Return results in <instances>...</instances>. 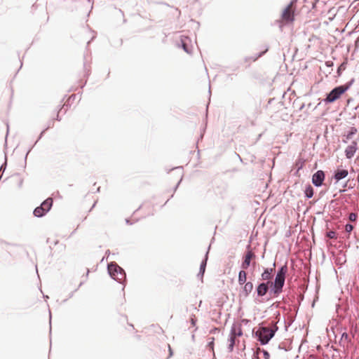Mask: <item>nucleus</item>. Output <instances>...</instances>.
<instances>
[{
    "label": "nucleus",
    "instance_id": "obj_7",
    "mask_svg": "<svg viewBox=\"0 0 359 359\" xmlns=\"http://www.w3.org/2000/svg\"><path fill=\"white\" fill-rule=\"evenodd\" d=\"M255 255L252 250H248L245 253L244 260L241 264V267L243 268V269H247L250 266V262L253 258H255Z\"/></svg>",
    "mask_w": 359,
    "mask_h": 359
},
{
    "label": "nucleus",
    "instance_id": "obj_22",
    "mask_svg": "<svg viewBox=\"0 0 359 359\" xmlns=\"http://www.w3.org/2000/svg\"><path fill=\"white\" fill-rule=\"evenodd\" d=\"M346 69V63L345 62H343L342 64L340 65V66L338 67V69H337V73L339 75L341 74V71H344Z\"/></svg>",
    "mask_w": 359,
    "mask_h": 359
},
{
    "label": "nucleus",
    "instance_id": "obj_21",
    "mask_svg": "<svg viewBox=\"0 0 359 359\" xmlns=\"http://www.w3.org/2000/svg\"><path fill=\"white\" fill-rule=\"evenodd\" d=\"M326 236L330 239H336L337 233L334 231H330L327 232Z\"/></svg>",
    "mask_w": 359,
    "mask_h": 359
},
{
    "label": "nucleus",
    "instance_id": "obj_26",
    "mask_svg": "<svg viewBox=\"0 0 359 359\" xmlns=\"http://www.w3.org/2000/svg\"><path fill=\"white\" fill-rule=\"evenodd\" d=\"M214 338H212V341L209 343V346L211 348L212 350H213V344H214Z\"/></svg>",
    "mask_w": 359,
    "mask_h": 359
},
{
    "label": "nucleus",
    "instance_id": "obj_11",
    "mask_svg": "<svg viewBox=\"0 0 359 359\" xmlns=\"http://www.w3.org/2000/svg\"><path fill=\"white\" fill-rule=\"evenodd\" d=\"M190 42L191 41L188 37H184L181 39L182 46L184 50L189 54L191 53V48L189 46Z\"/></svg>",
    "mask_w": 359,
    "mask_h": 359
},
{
    "label": "nucleus",
    "instance_id": "obj_15",
    "mask_svg": "<svg viewBox=\"0 0 359 359\" xmlns=\"http://www.w3.org/2000/svg\"><path fill=\"white\" fill-rule=\"evenodd\" d=\"M246 279H247V273L246 272L243 270L241 271L238 273V283L240 285H243L245 282H246Z\"/></svg>",
    "mask_w": 359,
    "mask_h": 359
},
{
    "label": "nucleus",
    "instance_id": "obj_4",
    "mask_svg": "<svg viewBox=\"0 0 359 359\" xmlns=\"http://www.w3.org/2000/svg\"><path fill=\"white\" fill-rule=\"evenodd\" d=\"M295 7L293 1L283 10L281 15L282 20L285 22H292L294 20Z\"/></svg>",
    "mask_w": 359,
    "mask_h": 359
},
{
    "label": "nucleus",
    "instance_id": "obj_16",
    "mask_svg": "<svg viewBox=\"0 0 359 359\" xmlns=\"http://www.w3.org/2000/svg\"><path fill=\"white\" fill-rule=\"evenodd\" d=\"M46 213L47 212L45 211V210H43V207L41 205L36 208L34 210V216H36L37 217H42L44 215H46Z\"/></svg>",
    "mask_w": 359,
    "mask_h": 359
},
{
    "label": "nucleus",
    "instance_id": "obj_28",
    "mask_svg": "<svg viewBox=\"0 0 359 359\" xmlns=\"http://www.w3.org/2000/svg\"><path fill=\"white\" fill-rule=\"evenodd\" d=\"M262 53H260V54H259L257 57H256L253 60H254V61L257 60V59L258 57H261V56H262Z\"/></svg>",
    "mask_w": 359,
    "mask_h": 359
},
{
    "label": "nucleus",
    "instance_id": "obj_20",
    "mask_svg": "<svg viewBox=\"0 0 359 359\" xmlns=\"http://www.w3.org/2000/svg\"><path fill=\"white\" fill-rule=\"evenodd\" d=\"M305 194L307 198H311L313 195V188L311 186H309L305 191Z\"/></svg>",
    "mask_w": 359,
    "mask_h": 359
},
{
    "label": "nucleus",
    "instance_id": "obj_3",
    "mask_svg": "<svg viewBox=\"0 0 359 359\" xmlns=\"http://www.w3.org/2000/svg\"><path fill=\"white\" fill-rule=\"evenodd\" d=\"M348 89L347 86H340L334 88L327 96L325 100V102L331 103L338 100L342 94Z\"/></svg>",
    "mask_w": 359,
    "mask_h": 359
},
{
    "label": "nucleus",
    "instance_id": "obj_14",
    "mask_svg": "<svg viewBox=\"0 0 359 359\" xmlns=\"http://www.w3.org/2000/svg\"><path fill=\"white\" fill-rule=\"evenodd\" d=\"M232 336L234 337H240L243 334L242 328L241 326H233L231 330V333Z\"/></svg>",
    "mask_w": 359,
    "mask_h": 359
},
{
    "label": "nucleus",
    "instance_id": "obj_8",
    "mask_svg": "<svg viewBox=\"0 0 359 359\" xmlns=\"http://www.w3.org/2000/svg\"><path fill=\"white\" fill-rule=\"evenodd\" d=\"M357 151V143L355 142H353L352 144L348 146L345 150L346 156L347 158H351L355 151Z\"/></svg>",
    "mask_w": 359,
    "mask_h": 359
},
{
    "label": "nucleus",
    "instance_id": "obj_9",
    "mask_svg": "<svg viewBox=\"0 0 359 359\" xmlns=\"http://www.w3.org/2000/svg\"><path fill=\"white\" fill-rule=\"evenodd\" d=\"M348 172L347 170L337 168L334 172V178L337 182L346 177L348 176Z\"/></svg>",
    "mask_w": 359,
    "mask_h": 359
},
{
    "label": "nucleus",
    "instance_id": "obj_12",
    "mask_svg": "<svg viewBox=\"0 0 359 359\" xmlns=\"http://www.w3.org/2000/svg\"><path fill=\"white\" fill-rule=\"evenodd\" d=\"M274 269H266L262 273V279L264 280H269L271 278V274L273 272Z\"/></svg>",
    "mask_w": 359,
    "mask_h": 359
},
{
    "label": "nucleus",
    "instance_id": "obj_2",
    "mask_svg": "<svg viewBox=\"0 0 359 359\" xmlns=\"http://www.w3.org/2000/svg\"><path fill=\"white\" fill-rule=\"evenodd\" d=\"M287 272V267L286 265L283 266L276 274L274 283L271 282V285L274 287V293L279 294L282 292V288L285 283V275Z\"/></svg>",
    "mask_w": 359,
    "mask_h": 359
},
{
    "label": "nucleus",
    "instance_id": "obj_29",
    "mask_svg": "<svg viewBox=\"0 0 359 359\" xmlns=\"http://www.w3.org/2000/svg\"><path fill=\"white\" fill-rule=\"evenodd\" d=\"M191 323H192L193 325L195 324V322H194V319L191 320Z\"/></svg>",
    "mask_w": 359,
    "mask_h": 359
},
{
    "label": "nucleus",
    "instance_id": "obj_27",
    "mask_svg": "<svg viewBox=\"0 0 359 359\" xmlns=\"http://www.w3.org/2000/svg\"><path fill=\"white\" fill-rule=\"evenodd\" d=\"M353 133H354L353 132H351V133L348 134V135H347V138H348V139H349V138H350V137H351V135L352 134H353Z\"/></svg>",
    "mask_w": 359,
    "mask_h": 359
},
{
    "label": "nucleus",
    "instance_id": "obj_31",
    "mask_svg": "<svg viewBox=\"0 0 359 359\" xmlns=\"http://www.w3.org/2000/svg\"><path fill=\"white\" fill-rule=\"evenodd\" d=\"M358 181L359 182V174H358Z\"/></svg>",
    "mask_w": 359,
    "mask_h": 359
},
{
    "label": "nucleus",
    "instance_id": "obj_10",
    "mask_svg": "<svg viewBox=\"0 0 359 359\" xmlns=\"http://www.w3.org/2000/svg\"><path fill=\"white\" fill-rule=\"evenodd\" d=\"M271 283L270 281H268L266 283H262L259 284L257 288V294L259 296H264L266 294L269 287L268 285Z\"/></svg>",
    "mask_w": 359,
    "mask_h": 359
},
{
    "label": "nucleus",
    "instance_id": "obj_13",
    "mask_svg": "<svg viewBox=\"0 0 359 359\" xmlns=\"http://www.w3.org/2000/svg\"><path fill=\"white\" fill-rule=\"evenodd\" d=\"M52 205H53V199L51 198H48L41 205V206L43 207V210H45V211L46 212H48L50 210Z\"/></svg>",
    "mask_w": 359,
    "mask_h": 359
},
{
    "label": "nucleus",
    "instance_id": "obj_19",
    "mask_svg": "<svg viewBox=\"0 0 359 359\" xmlns=\"http://www.w3.org/2000/svg\"><path fill=\"white\" fill-rule=\"evenodd\" d=\"M235 339H236V337L234 336H232L231 334H230V339H229V350L231 351L233 348V346L235 345Z\"/></svg>",
    "mask_w": 359,
    "mask_h": 359
},
{
    "label": "nucleus",
    "instance_id": "obj_5",
    "mask_svg": "<svg viewBox=\"0 0 359 359\" xmlns=\"http://www.w3.org/2000/svg\"><path fill=\"white\" fill-rule=\"evenodd\" d=\"M108 271L111 278H113L114 280H121L123 277L122 269L116 264L111 263L109 264Z\"/></svg>",
    "mask_w": 359,
    "mask_h": 359
},
{
    "label": "nucleus",
    "instance_id": "obj_30",
    "mask_svg": "<svg viewBox=\"0 0 359 359\" xmlns=\"http://www.w3.org/2000/svg\"><path fill=\"white\" fill-rule=\"evenodd\" d=\"M95 203H96V201L94 202L93 207H94L95 205Z\"/></svg>",
    "mask_w": 359,
    "mask_h": 359
},
{
    "label": "nucleus",
    "instance_id": "obj_1",
    "mask_svg": "<svg viewBox=\"0 0 359 359\" xmlns=\"http://www.w3.org/2000/svg\"><path fill=\"white\" fill-rule=\"evenodd\" d=\"M278 327L276 325L271 327H261L256 332L262 344H267L274 336Z\"/></svg>",
    "mask_w": 359,
    "mask_h": 359
},
{
    "label": "nucleus",
    "instance_id": "obj_18",
    "mask_svg": "<svg viewBox=\"0 0 359 359\" xmlns=\"http://www.w3.org/2000/svg\"><path fill=\"white\" fill-rule=\"evenodd\" d=\"M257 352H258V353L262 354L263 358L264 359H270V354L269 353V352L267 351H266L264 349L258 348Z\"/></svg>",
    "mask_w": 359,
    "mask_h": 359
},
{
    "label": "nucleus",
    "instance_id": "obj_24",
    "mask_svg": "<svg viewBox=\"0 0 359 359\" xmlns=\"http://www.w3.org/2000/svg\"><path fill=\"white\" fill-rule=\"evenodd\" d=\"M349 219L352 222H354L357 219V215L355 213H351L349 215Z\"/></svg>",
    "mask_w": 359,
    "mask_h": 359
},
{
    "label": "nucleus",
    "instance_id": "obj_6",
    "mask_svg": "<svg viewBox=\"0 0 359 359\" xmlns=\"http://www.w3.org/2000/svg\"><path fill=\"white\" fill-rule=\"evenodd\" d=\"M325 180V173L323 170H318L312 177V182L316 187L322 185Z\"/></svg>",
    "mask_w": 359,
    "mask_h": 359
},
{
    "label": "nucleus",
    "instance_id": "obj_17",
    "mask_svg": "<svg viewBox=\"0 0 359 359\" xmlns=\"http://www.w3.org/2000/svg\"><path fill=\"white\" fill-rule=\"evenodd\" d=\"M252 289L253 284L251 282H248L245 283L244 286V291L245 292L246 294H248L250 292H251Z\"/></svg>",
    "mask_w": 359,
    "mask_h": 359
},
{
    "label": "nucleus",
    "instance_id": "obj_23",
    "mask_svg": "<svg viewBox=\"0 0 359 359\" xmlns=\"http://www.w3.org/2000/svg\"><path fill=\"white\" fill-rule=\"evenodd\" d=\"M353 226L352 224H347L346 226H345V231L348 233H350L353 231Z\"/></svg>",
    "mask_w": 359,
    "mask_h": 359
},
{
    "label": "nucleus",
    "instance_id": "obj_25",
    "mask_svg": "<svg viewBox=\"0 0 359 359\" xmlns=\"http://www.w3.org/2000/svg\"><path fill=\"white\" fill-rule=\"evenodd\" d=\"M205 264H206V261L203 262V263L201 266V271H202V273H204V271H205Z\"/></svg>",
    "mask_w": 359,
    "mask_h": 359
}]
</instances>
